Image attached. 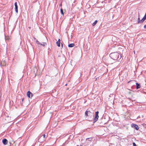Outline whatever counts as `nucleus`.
Here are the masks:
<instances>
[{
    "label": "nucleus",
    "instance_id": "nucleus-14",
    "mask_svg": "<svg viewBox=\"0 0 146 146\" xmlns=\"http://www.w3.org/2000/svg\"><path fill=\"white\" fill-rule=\"evenodd\" d=\"M60 12L61 14L63 15H64V13L63 12V9H60Z\"/></svg>",
    "mask_w": 146,
    "mask_h": 146
},
{
    "label": "nucleus",
    "instance_id": "nucleus-12",
    "mask_svg": "<svg viewBox=\"0 0 146 146\" xmlns=\"http://www.w3.org/2000/svg\"><path fill=\"white\" fill-rule=\"evenodd\" d=\"M15 11L17 13L18 11V6H15Z\"/></svg>",
    "mask_w": 146,
    "mask_h": 146
},
{
    "label": "nucleus",
    "instance_id": "nucleus-1",
    "mask_svg": "<svg viewBox=\"0 0 146 146\" xmlns=\"http://www.w3.org/2000/svg\"><path fill=\"white\" fill-rule=\"evenodd\" d=\"M110 56L111 58L114 60H119L121 58V55L117 52L111 53L110 54Z\"/></svg>",
    "mask_w": 146,
    "mask_h": 146
},
{
    "label": "nucleus",
    "instance_id": "nucleus-5",
    "mask_svg": "<svg viewBox=\"0 0 146 146\" xmlns=\"http://www.w3.org/2000/svg\"><path fill=\"white\" fill-rule=\"evenodd\" d=\"M27 96L29 98H31L33 97V95L31 92L29 91L27 93Z\"/></svg>",
    "mask_w": 146,
    "mask_h": 146
},
{
    "label": "nucleus",
    "instance_id": "nucleus-20",
    "mask_svg": "<svg viewBox=\"0 0 146 146\" xmlns=\"http://www.w3.org/2000/svg\"><path fill=\"white\" fill-rule=\"evenodd\" d=\"M15 6H17V2H16L15 3Z\"/></svg>",
    "mask_w": 146,
    "mask_h": 146
},
{
    "label": "nucleus",
    "instance_id": "nucleus-16",
    "mask_svg": "<svg viewBox=\"0 0 146 146\" xmlns=\"http://www.w3.org/2000/svg\"><path fill=\"white\" fill-rule=\"evenodd\" d=\"M75 45L74 43H71L70 44H68V46H74Z\"/></svg>",
    "mask_w": 146,
    "mask_h": 146
},
{
    "label": "nucleus",
    "instance_id": "nucleus-6",
    "mask_svg": "<svg viewBox=\"0 0 146 146\" xmlns=\"http://www.w3.org/2000/svg\"><path fill=\"white\" fill-rule=\"evenodd\" d=\"M2 142L5 145H7L8 143V141L6 139H4L2 140Z\"/></svg>",
    "mask_w": 146,
    "mask_h": 146
},
{
    "label": "nucleus",
    "instance_id": "nucleus-18",
    "mask_svg": "<svg viewBox=\"0 0 146 146\" xmlns=\"http://www.w3.org/2000/svg\"><path fill=\"white\" fill-rule=\"evenodd\" d=\"M42 136H43V137L45 139L46 138V135L45 134H44V135H42Z\"/></svg>",
    "mask_w": 146,
    "mask_h": 146
},
{
    "label": "nucleus",
    "instance_id": "nucleus-26",
    "mask_svg": "<svg viewBox=\"0 0 146 146\" xmlns=\"http://www.w3.org/2000/svg\"><path fill=\"white\" fill-rule=\"evenodd\" d=\"M134 53H135V51H134Z\"/></svg>",
    "mask_w": 146,
    "mask_h": 146
},
{
    "label": "nucleus",
    "instance_id": "nucleus-11",
    "mask_svg": "<svg viewBox=\"0 0 146 146\" xmlns=\"http://www.w3.org/2000/svg\"><path fill=\"white\" fill-rule=\"evenodd\" d=\"M98 22V21L97 20H96L92 24V25L93 26H94Z\"/></svg>",
    "mask_w": 146,
    "mask_h": 146
},
{
    "label": "nucleus",
    "instance_id": "nucleus-24",
    "mask_svg": "<svg viewBox=\"0 0 146 146\" xmlns=\"http://www.w3.org/2000/svg\"><path fill=\"white\" fill-rule=\"evenodd\" d=\"M61 45L62 46L63 45V44L62 43H61Z\"/></svg>",
    "mask_w": 146,
    "mask_h": 146
},
{
    "label": "nucleus",
    "instance_id": "nucleus-30",
    "mask_svg": "<svg viewBox=\"0 0 146 146\" xmlns=\"http://www.w3.org/2000/svg\"><path fill=\"white\" fill-rule=\"evenodd\" d=\"M77 146H78V145H77Z\"/></svg>",
    "mask_w": 146,
    "mask_h": 146
},
{
    "label": "nucleus",
    "instance_id": "nucleus-29",
    "mask_svg": "<svg viewBox=\"0 0 146 146\" xmlns=\"http://www.w3.org/2000/svg\"><path fill=\"white\" fill-rule=\"evenodd\" d=\"M65 85H66H66H67V84H66Z\"/></svg>",
    "mask_w": 146,
    "mask_h": 146
},
{
    "label": "nucleus",
    "instance_id": "nucleus-27",
    "mask_svg": "<svg viewBox=\"0 0 146 146\" xmlns=\"http://www.w3.org/2000/svg\"><path fill=\"white\" fill-rule=\"evenodd\" d=\"M63 47V46H62V48Z\"/></svg>",
    "mask_w": 146,
    "mask_h": 146
},
{
    "label": "nucleus",
    "instance_id": "nucleus-17",
    "mask_svg": "<svg viewBox=\"0 0 146 146\" xmlns=\"http://www.w3.org/2000/svg\"><path fill=\"white\" fill-rule=\"evenodd\" d=\"M146 19V17L144 16L143 18H142V20H143L144 21H145Z\"/></svg>",
    "mask_w": 146,
    "mask_h": 146
},
{
    "label": "nucleus",
    "instance_id": "nucleus-2",
    "mask_svg": "<svg viewBox=\"0 0 146 146\" xmlns=\"http://www.w3.org/2000/svg\"><path fill=\"white\" fill-rule=\"evenodd\" d=\"M92 115L93 116V114L90 111H86L85 112V116L91 117Z\"/></svg>",
    "mask_w": 146,
    "mask_h": 146
},
{
    "label": "nucleus",
    "instance_id": "nucleus-9",
    "mask_svg": "<svg viewBox=\"0 0 146 146\" xmlns=\"http://www.w3.org/2000/svg\"><path fill=\"white\" fill-rule=\"evenodd\" d=\"M1 64H3V66H5L6 65V61L4 60H3L2 62H1Z\"/></svg>",
    "mask_w": 146,
    "mask_h": 146
},
{
    "label": "nucleus",
    "instance_id": "nucleus-21",
    "mask_svg": "<svg viewBox=\"0 0 146 146\" xmlns=\"http://www.w3.org/2000/svg\"><path fill=\"white\" fill-rule=\"evenodd\" d=\"M144 21L143 20H142V19L140 20V23H142Z\"/></svg>",
    "mask_w": 146,
    "mask_h": 146
},
{
    "label": "nucleus",
    "instance_id": "nucleus-19",
    "mask_svg": "<svg viewBox=\"0 0 146 146\" xmlns=\"http://www.w3.org/2000/svg\"><path fill=\"white\" fill-rule=\"evenodd\" d=\"M133 146H136V145L135 143L133 142Z\"/></svg>",
    "mask_w": 146,
    "mask_h": 146
},
{
    "label": "nucleus",
    "instance_id": "nucleus-28",
    "mask_svg": "<svg viewBox=\"0 0 146 146\" xmlns=\"http://www.w3.org/2000/svg\"><path fill=\"white\" fill-rule=\"evenodd\" d=\"M27 48H28V46H27Z\"/></svg>",
    "mask_w": 146,
    "mask_h": 146
},
{
    "label": "nucleus",
    "instance_id": "nucleus-7",
    "mask_svg": "<svg viewBox=\"0 0 146 146\" xmlns=\"http://www.w3.org/2000/svg\"><path fill=\"white\" fill-rule=\"evenodd\" d=\"M136 88L137 89H138L139 88H140L141 86L140 85V84H139L137 83H136Z\"/></svg>",
    "mask_w": 146,
    "mask_h": 146
},
{
    "label": "nucleus",
    "instance_id": "nucleus-22",
    "mask_svg": "<svg viewBox=\"0 0 146 146\" xmlns=\"http://www.w3.org/2000/svg\"><path fill=\"white\" fill-rule=\"evenodd\" d=\"M144 28L145 29H146V24L144 26Z\"/></svg>",
    "mask_w": 146,
    "mask_h": 146
},
{
    "label": "nucleus",
    "instance_id": "nucleus-25",
    "mask_svg": "<svg viewBox=\"0 0 146 146\" xmlns=\"http://www.w3.org/2000/svg\"><path fill=\"white\" fill-rule=\"evenodd\" d=\"M73 46H68L69 47H73Z\"/></svg>",
    "mask_w": 146,
    "mask_h": 146
},
{
    "label": "nucleus",
    "instance_id": "nucleus-23",
    "mask_svg": "<svg viewBox=\"0 0 146 146\" xmlns=\"http://www.w3.org/2000/svg\"><path fill=\"white\" fill-rule=\"evenodd\" d=\"M91 139V138H88L86 139V140L89 139Z\"/></svg>",
    "mask_w": 146,
    "mask_h": 146
},
{
    "label": "nucleus",
    "instance_id": "nucleus-8",
    "mask_svg": "<svg viewBox=\"0 0 146 146\" xmlns=\"http://www.w3.org/2000/svg\"><path fill=\"white\" fill-rule=\"evenodd\" d=\"M56 44H57V46H60V39H59L56 42Z\"/></svg>",
    "mask_w": 146,
    "mask_h": 146
},
{
    "label": "nucleus",
    "instance_id": "nucleus-3",
    "mask_svg": "<svg viewBox=\"0 0 146 146\" xmlns=\"http://www.w3.org/2000/svg\"><path fill=\"white\" fill-rule=\"evenodd\" d=\"M98 113L99 112L98 111H97L95 113V116L94 119V122L96 121L98 119L99 117Z\"/></svg>",
    "mask_w": 146,
    "mask_h": 146
},
{
    "label": "nucleus",
    "instance_id": "nucleus-13",
    "mask_svg": "<svg viewBox=\"0 0 146 146\" xmlns=\"http://www.w3.org/2000/svg\"><path fill=\"white\" fill-rule=\"evenodd\" d=\"M5 40L6 41V40H8L9 39V36H5Z\"/></svg>",
    "mask_w": 146,
    "mask_h": 146
},
{
    "label": "nucleus",
    "instance_id": "nucleus-4",
    "mask_svg": "<svg viewBox=\"0 0 146 146\" xmlns=\"http://www.w3.org/2000/svg\"><path fill=\"white\" fill-rule=\"evenodd\" d=\"M131 127L132 128L136 129V130H138L139 129V127L138 125L136 124L132 123L131 124Z\"/></svg>",
    "mask_w": 146,
    "mask_h": 146
},
{
    "label": "nucleus",
    "instance_id": "nucleus-15",
    "mask_svg": "<svg viewBox=\"0 0 146 146\" xmlns=\"http://www.w3.org/2000/svg\"><path fill=\"white\" fill-rule=\"evenodd\" d=\"M140 23V20L139 18V17L138 19L137 23L138 24H139V23Z\"/></svg>",
    "mask_w": 146,
    "mask_h": 146
},
{
    "label": "nucleus",
    "instance_id": "nucleus-10",
    "mask_svg": "<svg viewBox=\"0 0 146 146\" xmlns=\"http://www.w3.org/2000/svg\"><path fill=\"white\" fill-rule=\"evenodd\" d=\"M36 44H40L41 45V46H45V45H46V44H40V43L38 41H37H37H36ZM44 43V44H46V43Z\"/></svg>",
    "mask_w": 146,
    "mask_h": 146
}]
</instances>
